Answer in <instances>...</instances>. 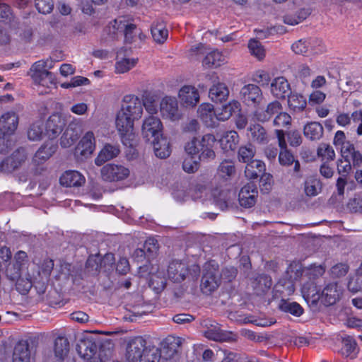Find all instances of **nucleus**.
<instances>
[{
	"instance_id": "1",
	"label": "nucleus",
	"mask_w": 362,
	"mask_h": 362,
	"mask_svg": "<svg viewBox=\"0 0 362 362\" xmlns=\"http://www.w3.org/2000/svg\"><path fill=\"white\" fill-rule=\"evenodd\" d=\"M142 115L143 105L139 97L134 95H125L115 119L116 128L124 146H133L135 139L134 121L141 119Z\"/></svg>"
},
{
	"instance_id": "2",
	"label": "nucleus",
	"mask_w": 362,
	"mask_h": 362,
	"mask_svg": "<svg viewBox=\"0 0 362 362\" xmlns=\"http://www.w3.org/2000/svg\"><path fill=\"white\" fill-rule=\"evenodd\" d=\"M216 141L215 136L211 134L204 135L201 139L194 137L188 141L185 146L187 156L182 163L183 170L187 173H193L198 170L200 160L214 159Z\"/></svg>"
},
{
	"instance_id": "3",
	"label": "nucleus",
	"mask_w": 362,
	"mask_h": 362,
	"mask_svg": "<svg viewBox=\"0 0 362 362\" xmlns=\"http://www.w3.org/2000/svg\"><path fill=\"white\" fill-rule=\"evenodd\" d=\"M29 267L27 253L20 250L14 255L12 262H9L2 270L8 279L16 282V288L21 294L28 293L36 279L35 274L30 272Z\"/></svg>"
},
{
	"instance_id": "4",
	"label": "nucleus",
	"mask_w": 362,
	"mask_h": 362,
	"mask_svg": "<svg viewBox=\"0 0 362 362\" xmlns=\"http://www.w3.org/2000/svg\"><path fill=\"white\" fill-rule=\"evenodd\" d=\"M105 32L112 38L117 37L119 34L124 35V40L128 43L134 41L136 35L140 40L144 37L136 25L124 17H119L110 22L105 28Z\"/></svg>"
},
{
	"instance_id": "5",
	"label": "nucleus",
	"mask_w": 362,
	"mask_h": 362,
	"mask_svg": "<svg viewBox=\"0 0 362 362\" xmlns=\"http://www.w3.org/2000/svg\"><path fill=\"white\" fill-rule=\"evenodd\" d=\"M200 272V268L197 264L189 266L182 261L172 260L167 269V276L169 280L174 283H181L189 276L197 278Z\"/></svg>"
},
{
	"instance_id": "6",
	"label": "nucleus",
	"mask_w": 362,
	"mask_h": 362,
	"mask_svg": "<svg viewBox=\"0 0 362 362\" xmlns=\"http://www.w3.org/2000/svg\"><path fill=\"white\" fill-rule=\"evenodd\" d=\"M221 284V274L218 265L214 261L206 262L204 266L201 281V290L204 293L209 294L214 291Z\"/></svg>"
},
{
	"instance_id": "7",
	"label": "nucleus",
	"mask_w": 362,
	"mask_h": 362,
	"mask_svg": "<svg viewBox=\"0 0 362 362\" xmlns=\"http://www.w3.org/2000/svg\"><path fill=\"white\" fill-rule=\"evenodd\" d=\"M163 126L160 119L154 115L146 117L141 127L143 137L149 141H153L163 136Z\"/></svg>"
},
{
	"instance_id": "8",
	"label": "nucleus",
	"mask_w": 362,
	"mask_h": 362,
	"mask_svg": "<svg viewBox=\"0 0 362 362\" xmlns=\"http://www.w3.org/2000/svg\"><path fill=\"white\" fill-rule=\"evenodd\" d=\"M140 269L146 271H149V286L153 289L156 293L162 291L166 286V276L163 270L160 269L158 264H151L149 268L148 265H144V267H140Z\"/></svg>"
},
{
	"instance_id": "9",
	"label": "nucleus",
	"mask_w": 362,
	"mask_h": 362,
	"mask_svg": "<svg viewBox=\"0 0 362 362\" xmlns=\"http://www.w3.org/2000/svg\"><path fill=\"white\" fill-rule=\"evenodd\" d=\"M148 346L146 340L142 337H135L130 339L126 349V358L129 362H136L140 360Z\"/></svg>"
},
{
	"instance_id": "10",
	"label": "nucleus",
	"mask_w": 362,
	"mask_h": 362,
	"mask_svg": "<svg viewBox=\"0 0 362 362\" xmlns=\"http://www.w3.org/2000/svg\"><path fill=\"white\" fill-rule=\"evenodd\" d=\"M129 175V170L122 165L109 163L101 169V177L107 182H115L127 178Z\"/></svg>"
},
{
	"instance_id": "11",
	"label": "nucleus",
	"mask_w": 362,
	"mask_h": 362,
	"mask_svg": "<svg viewBox=\"0 0 362 362\" xmlns=\"http://www.w3.org/2000/svg\"><path fill=\"white\" fill-rule=\"evenodd\" d=\"M44 60H40L35 62L30 69L29 74L35 83L45 85V80L48 79L51 83L55 82V76L46 69V65H44Z\"/></svg>"
},
{
	"instance_id": "12",
	"label": "nucleus",
	"mask_w": 362,
	"mask_h": 362,
	"mask_svg": "<svg viewBox=\"0 0 362 362\" xmlns=\"http://www.w3.org/2000/svg\"><path fill=\"white\" fill-rule=\"evenodd\" d=\"M160 112L164 119L177 121L181 118L178 103L175 98H163L160 103Z\"/></svg>"
},
{
	"instance_id": "13",
	"label": "nucleus",
	"mask_w": 362,
	"mask_h": 362,
	"mask_svg": "<svg viewBox=\"0 0 362 362\" xmlns=\"http://www.w3.org/2000/svg\"><path fill=\"white\" fill-rule=\"evenodd\" d=\"M242 101L248 106H256L260 104L263 95L259 86L255 84L244 86L240 93Z\"/></svg>"
},
{
	"instance_id": "14",
	"label": "nucleus",
	"mask_w": 362,
	"mask_h": 362,
	"mask_svg": "<svg viewBox=\"0 0 362 362\" xmlns=\"http://www.w3.org/2000/svg\"><path fill=\"white\" fill-rule=\"evenodd\" d=\"M275 133L280 147L279 162L281 165L289 166L293 163L295 159L293 155L287 148L285 133L281 129H276Z\"/></svg>"
},
{
	"instance_id": "15",
	"label": "nucleus",
	"mask_w": 362,
	"mask_h": 362,
	"mask_svg": "<svg viewBox=\"0 0 362 362\" xmlns=\"http://www.w3.org/2000/svg\"><path fill=\"white\" fill-rule=\"evenodd\" d=\"M257 194L258 191L254 184L248 183L245 185L240 189L238 194L240 204L245 208L253 206L256 203Z\"/></svg>"
},
{
	"instance_id": "16",
	"label": "nucleus",
	"mask_w": 362,
	"mask_h": 362,
	"mask_svg": "<svg viewBox=\"0 0 362 362\" xmlns=\"http://www.w3.org/2000/svg\"><path fill=\"white\" fill-rule=\"evenodd\" d=\"M178 98L183 105L194 107L199 101V93L194 86L185 85L180 89Z\"/></svg>"
},
{
	"instance_id": "17",
	"label": "nucleus",
	"mask_w": 362,
	"mask_h": 362,
	"mask_svg": "<svg viewBox=\"0 0 362 362\" xmlns=\"http://www.w3.org/2000/svg\"><path fill=\"white\" fill-rule=\"evenodd\" d=\"M95 137L93 132L88 131L84 134L79 141L76 152L83 157L90 156L95 149Z\"/></svg>"
},
{
	"instance_id": "18",
	"label": "nucleus",
	"mask_w": 362,
	"mask_h": 362,
	"mask_svg": "<svg viewBox=\"0 0 362 362\" xmlns=\"http://www.w3.org/2000/svg\"><path fill=\"white\" fill-rule=\"evenodd\" d=\"M342 293L341 288L337 283H329L321 292L320 301L325 305H332L337 303Z\"/></svg>"
},
{
	"instance_id": "19",
	"label": "nucleus",
	"mask_w": 362,
	"mask_h": 362,
	"mask_svg": "<svg viewBox=\"0 0 362 362\" xmlns=\"http://www.w3.org/2000/svg\"><path fill=\"white\" fill-rule=\"evenodd\" d=\"M18 124V117L13 112H8L0 117V133L4 135H12Z\"/></svg>"
},
{
	"instance_id": "20",
	"label": "nucleus",
	"mask_w": 362,
	"mask_h": 362,
	"mask_svg": "<svg viewBox=\"0 0 362 362\" xmlns=\"http://www.w3.org/2000/svg\"><path fill=\"white\" fill-rule=\"evenodd\" d=\"M271 93L276 98H284L291 93V86L288 80L284 76L274 78L271 83Z\"/></svg>"
},
{
	"instance_id": "21",
	"label": "nucleus",
	"mask_w": 362,
	"mask_h": 362,
	"mask_svg": "<svg viewBox=\"0 0 362 362\" xmlns=\"http://www.w3.org/2000/svg\"><path fill=\"white\" fill-rule=\"evenodd\" d=\"M65 126L64 119L59 114L52 115L46 122V134L50 139L57 137Z\"/></svg>"
},
{
	"instance_id": "22",
	"label": "nucleus",
	"mask_w": 362,
	"mask_h": 362,
	"mask_svg": "<svg viewBox=\"0 0 362 362\" xmlns=\"http://www.w3.org/2000/svg\"><path fill=\"white\" fill-rule=\"evenodd\" d=\"M60 184L66 187H80L85 182V177L77 170H67L64 172L60 177Z\"/></svg>"
},
{
	"instance_id": "23",
	"label": "nucleus",
	"mask_w": 362,
	"mask_h": 362,
	"mask_svg": "<svg viewBox=\"0 0 362 362\" xmlns=\"http://www.w3.org/2000/svg\"><path fill=\"white\" fill-rule=\"evenodd\" d=\"M184 342L185 339L182 337L169 335L162 343L163 351L167 358H171L179 351Z\"/></svg>"
},
{
	"instance_id": "24",
	"label": "nucleus",
	"mask_w": 362,
	"mask_h": 362,
	"mask_svg": "<svg viewBox=\"0 0 362 362\" xmlns=\"http://www.w3.org/2000/svg\"><path fill=\"white\" fill-rule=\"evenodd\" d=\"M78 355L85 361H93L97 352V345L90 339L81 340L76 346Z\"/></svg>"
},
{
	"instance_id": "25",
	"label": "nucleus",
	"mask_w": 362,
	"mask_h": 362,
	"mask_svg": "<svg viewBox=\"0 0 362 362\" xmlns=\"http://www.w3.org/2000/svg\"><path fill=\"white\" fill-rule=\"evenodd\" d=\"M120 150L118 145L107 144L100 150L95 159V163L98 166L102 165L105 162L118 156Z\"/></svg>"
},
{
	"instance_id": "26",
	"label": "nucleus",
	"mask_w": 362,
	"mask_h": 362,
	"mask_svg": "<svg viewBox=\"0 0 362 362\" xmlns=\"http://www.w3.org/2000/svg\"><path fill=\"white\" fill-rule=\"evenodd\" d=\"M240 111V103L238 100H231L228 103L216 108V117L218 121L228 120L233 113Z\"/></svg>"
},
{
	"instance_id": "27",
	"label": "nucleus",
	"mask_w": 362,
	"mask_h": 362,
	"mask_svg": "<svg viewBox=\"0 0 362 362\" xmlns=\"http://www.w3.org/2000/svg\"><path fill=\"white\" fill-rule=\"evenodd\" d=\"M199 117L209 127H213L216 122V109L210 103H202L197 110Z\"/></svg>"
},
{
	"instance_id": "28",
	"label": "nucleus",
	"mask_w": 362,
	"mask_h": 362,
	"mask_svg": "<svg viewBox=\"0 0 362 362\" xmlns=\"http://www.w3.org/2000/svg\"><path fill=\"white\" fill-rule=\"evenodd\" d=\"M282 105L279 101H273L268 104L265 110H257L255 116L260 122H267L274 115H278L282 111Z\"/></svg>"
},
{
	"instance_id": "29",
	"label": "nucleus",
	"mask_w": 362,
	"mask_h": 362,
	"mask_svg": "<svg viewBox=\"0 0 362 362\" xmlns=\"http://www.w3.org/2000/svg\"><path fill=\"white\" fill-rule=\"evenodd\" d=\"M219 142L224 151H233L239 143V135L235 131H228L222 135Z\"/></svg>"
},
{
	"instance_id": "30",
	"label": "nucleus",
	"mask_w": 362,
	"mask_h": 362,
	"mask_svg": "<svg viewBox=\"0 0 362 362\" xmlns=\"http://www.w3.org/2000/svg\"><path fill=\"white\" fill-rule=\"evenodd\" d=\"M209 95L214 102H222L228 98L229 90L224 83L217 82L210 88Z\"/></svg>"
},
{
	"instance_id": "31",
	"label": "nucleus",
	"mask_w": 362,
	"mask_h": 362,
	"mask_svg": "<svg viewBox=\"0 0 362 362\" xmlns=\"http://www.w3.org/2000/svg\"><path fill=\"white\" fill-rule=\"evenodd\" d=\"M226 62V57L219 51L213 50L208 53L202 61L206 68H217Z\"/></svg>"
},
{
	"instance_id": "32",
	"label": "nucleus",
	"mask_w": 362,
	"mask_h": 362,
	"mask_svg": "<svg viewBox=\"0 0 362 362\" xmlns=\"http://www.w3.org/2000/svg\"><path fill=\"white\" fill-rule=\"evenodd\" d=\"M265 170L266 166L264 162L260 160H252L247 163L245 174L248 179L255 180L264 173Z\"/></svg>"
},
{
	"instance_id": "33",
	"label": "nucleus",
	"mask_w": 362,
	"mask_h": 362,
	"mask_svg": "<svg viewBox=\"0 0 362 362\" xmlns=\"http://www.w3.org/2000/svg\"><path fill=\"white\" fill-rule=\"evenodd\" d=\"M153 146L155 155L160 158H166L170 155L171 149L168 139L161 136L151 141Z\"/></svg>"
},
{
	"instance_id": "34",
	"label": "nucleus",
	"mask_w": 362,
	"mask_h": 362,
	"mask_svg": "<svg viewBox=\"0 0 362 362\" xmlns=\"http://www.w3.org/2000/svg\"><path fill=\"white\" fill-rule=\"evenodd\" d=\"M25 154L23 150H18L15 151L12 156L7 158L1 163L2 168H6L8 171L16 170L22 163L25 160Z\"/></svg>"
},
{
	"instance_id": "35",
	"label": "nucleus",
	"mask_w": 362,
	"mask_h": 362,
	"mask_svg": "<svg viewBox=\"0 0 362 362\" xmlns=\"http://www.w3.org/2000/svg\"><path fill=\"white\" fill-rule=\"evenodd\" d=\"M13 362H30V351L27 343L20 342L15 346Z\"/></svg>"
},
{
	"instance_id": "36",
	"label": "nucleus",
	"mask_w": 362,
	"mask_h": 362,
	"mask_svg": "<svg viewBox=\"0 0 362 362\" xmlns=\"http://www.w3.org/2000/svg\"><path fill=\"white\" fill-rule=\"evenodd\" d=\"M151 30L153 40L158 43H163L168 38V31L161 20L153 22Z\"/></svg>"
},
{
	"instance_id": "37",
	"label": "nucleus",
	"mask_w": 362,
	"mask_h": 362,
	"mask_svg": "<svg viewBox=\"0 0 362 362\" xmlns=\"http://www.w3.org/2000/svg\"><path fill=\"white\" fill-rule=\"evenodd\" d=\"M287 96L290 110L293 112H301L305 108L307 101L303 95L291 92Z\"/></svg>"
},
{
	"instance_id": "38",
	"label": "nucleus",
	"mask_w": 362,
	"mask_h": 362,
	"mask_svg": "<svg viewBox=\"0 0 362 362\" xmlns=\"http://www.w3.org/2000/svg\"><path fill=\"white\" fill-rule=\"evenodd\" d=\"M141 104L145 107L146 111L151 115H154L158 112V98L151 93H145L142 95Z\"/></svg>"
},
{
	"instance_id": "39",
	"label": "nucleus",
	"mask_w": 362,
	"mask_h": 362,
	"mask_svg": "<svg viewBox=\"0 0 362 362\" xmlns=\"http://www.w3.org/2000/svg\"><path fill=\"white\" fill-rule=\"evenodd\" d=\"M322 185L315 177H308L304 182V192L308 197L317 196L321 191Z\"/></svg>"
},
{
	"instance_id": "40",
	"label": "nucleus",
	"mask_w": 362,
	"mask_h": 362,
	"mask_svg": "<svg viewBox=\"0 0 362 362\" xmlns=\"http://www.w3.org/2000/svg\"><path fill=\"white\" fill-rule=\"evenodd\" d=\"M304 135L310 140L320 139L323 134V127L319 122H313L304 127Z\"/></svg>"
},
{
	"instance_id": "41",
	"label": "nucleus",
	"mask_w": 362,
	"mask_h": 362,
	"mask_svg": "<svg viewBox=\"0 0 362 362\" xmlns=\"http://www.w3.org/2000/svg\"><path fill=\"white\" fill-rule=\"evenodd\" d=\"M251 139L259 144H264L267 141V134L266 130L260 124H256L249 127Z\"/></svg>"
},
{
	"instance_id": "42",
	"label": "nucleus",
	"mask_w": 362,
	"mask_h": 362,
	"mask_svg": "<svg viewBox=\"0 0 362 362\" xmlns=\"http://www.w3.org/2000/svg\"><path fill=\"white\" fill-rule=\"evenodd\" d=\"M281 310L289 313L295 316L299 317L303 313V308L296 302H290L288 300L282 299L279 305Z\"/></svg>"
},
{
	"instance_id": "43",
	"label": "nucleus",
	"mask_w": 362,
	"mask_h": 362,
	"mask_svg": "<svg viewBox=\"0 0 362 362\" xmlns=\"http://www.w3.org/2000/svg\"><path fill=\"white\" fill-rule=\"evenodd\" d=\"M357 352V344L356 341L351 337L344 338L341 348L342 355L353 358L356 357Z\"/></svg>"
},
{
	"instance_id": "44",
	"label": "nucleus",
	"mask_w": 362,
	"mask_h": 362,
	"mask_svg": "<svg viewBox=\"0 0 362 362\" xmlns=\"http://www.w3.org/2000/svg\"><path fill=\"white\" fill-rule=\"evenodd\" d=\"M160 359V350L155 346H150L146 349L139 362H159Z\"/></svg>"
},
{
	"instance_id": "45",
	"label": "nucleus",
	"mask_w": 362,
	"mask_h": 362,
	"mask_svg": "<svg viewBox=\"0 0 362 362\" xmlns=\"http://www.w3.org/2000/svg\"><path fill=\"white\" fill-rule=\"evenodd\" d=\"M69 341L68 340L62 337H59L54 341V354L55 356L59 359H63L69 352Z\"/></svg>"
},
{
	"instance_id": "46",
	"label": "nucleus",
	"mask_w": 362,
	"mask_h": 362,
	"mask_svg": "<svg viewBox=\"0 0 362 362\" xmlns=\"http://www.w3.org/2000/svg\"><path fill=\"white\" fill-rule=\"evenodd\" d=\"M57 146L52 144H45L35 153L34 159L36 162H42L48 159L56 151Z\"/></svg>"
},
{
	"instance_id": "47",
	"label": "nucleus",
	"mask_w": 362,
	"mask_h": 362,
	"mask_svg": "<svg viewBox=\"0 0 362 362\" xmlns=\"http://www.w3.org/2000/svg\"><path fill=\"white\" fill-rule=\"evenodd\" d=\"M317 153L323 162L333 160L335 158L333 148L327 144H321L317 148Z\"/></svg>"
},
{
	"instance_id": "48",
	"label": "nucleus",
	"mask_w": 362,
	"mask_h": 362,
	"mask_svg": "<svg viewBox=\"0 0 362 362\" xmlns=\"http://www.w3.org/2000/svg\"><path fill=\"white\" fill-rule=\"evenodd\" d=\"M137 61V59L134 58H122L116 62L115 71L118 74L127 72L136 66Z\"/></svg>"
},
{
	"instance_id": "49",
	"label": "nucleus",
	"mask_w": 362,
	"mask_h": 362,
	"mask_svg": "<svg viewBox=\"0 0 362 362\" xmlns=\"http://www.w3.org/2000/svg\"><path fill=\"white\" fill-rule=\"evenodd\" d=\"M43 122L38 120L30 125L28 130V137L30 140L37 141L43 134Z\"/></svg>"
},
{
	"instance_id": "50",
	"label": "nucleus",
	"mask_w": 362,
	"mask_h": 362,
	"mask_svg": "<svg viewBox=\"0 0 362 362\" xmlns=\"http://www.w3.org/2000/svg\"><path fill=\"white\" fill-rule=\"evenodd\" d=\"M255 153V147L251 144H248L245 146H241L239 148L238 159L240 161L243 163H249L250 160L254 157Z\"/></svg>"
},
{
	"instance_id": "51",
	"label": "nucleus",
	"mask_w": 362,
	"mask_h": 362,
	"mask_svg": "<svg viewBox=\"0 0 362 362\" xmlns=\"http://www.w3.org/2000/svg\"><path fill=\"white\" fill-rule=\"evenodd\" d=\"M248 49L250 54L259 60L262 59L265 57V50L258 40L255 39L250 40L248 43Z\"/></svg>"
},
{
	"instance_id": "52",
	"label": "nucleus",
	"mask_w": 362,
	"mask_h": 362,
	"mask_svg": "<svg viewBox=\"0 0 362 362\" xmlns=\"http://www.w3.org/2000/svg\"><path fill=\"white\" fill-rule=\"evenodd\" d=\"M235 169L234 163L232 161L228 160H225L221 163L218 169L219 175L225 179L230 177L235 173Z\"/></svg>"
},
{
	"instance_id": "53",
	"label": "nucleus",
	"mask_w": 362,
	"mask_h": 362,
	"mask_svg": "<svg viewBox=\"0 0 362 362\" xmlns=\"http://www.w3.org/2000/svg\"><path fill=\"white\" fill-rule=\"evenodd\" d=\"M308 57L322 54L325 50V47L321 40L317 38L308 39Z\"/></svg>"
},
{
	"instance_id": "54",
	"label": "nucleus",
	"mask_w": 362,
	"mask_h": 362,
	"mask_svg": "<svg viewBox=\"0 0 362 362\" xmlns=\"http://www.w3.org/2000/svg\"><path fill=\"white\" fill-rule=\"evenodd\" d=\"M325 271L322 265L311 264L303 270L302 275L307 276L309 279H315L322 276Z\"/></svg>"
},
{
	"instance_id": "55",
	"label": "nucleus",
	"mask_w": 362,
	"mask_h": 362,
	"mask_svg": "<svg viewBox=\"0 0 362 362\" xmlns=\"http://www.w3.org/2000/svg\"><path fill=\"white\" fill-rule=\"evenodd\" d=\"M143 250L146 252L147 259L153 257L158 250V244L156 240L149 238L145 241Z\"/></svg>"
},
{
	"instance_id": "56",
	"label": "nucleus",
	"mask_w": 362,
	"mask_h": 362,
	"mask_svg": "<svg viewBox=\"0 0 362 362\" xmlns=\"http://www.w3.org/2000/svg\"><path fill=\"white\" fill-rule=\"evenodd\" d=\"M303 292L304 295L306 296L308 298H310L312 299V301L314 303L320 300L321 293H320L317 291L316 286L313 284L309 285H303Z\"/></svg>"
},
{
	"instance_id": "57",
	"label": "nucleus",
	"mask_w": 362,
	"mask_h": 362,
	"mask_svg": "<svg viewBox=\"0 0 362 362\" xmlns=\"http://www.w3.org/2000/svg\"><path fill=\"white\" fill-rule=\"evenodd\" d=\"M77 136L73 130L67 129L60 139V144L64 148L70 147L76 140Z\"/></svg>"
},
{
	"instance_id": "58",
	"label": "nucleus",
	"mask_w": 362,
	"mask_h": 362,
	"mask_svg": "<svg viewBox=\"0 0 362 362\" xmlns=\"http://www.w3.org/2000/svg\"><path fill=\"white\" fill-rule=\"evenodd\" d=\"M291 47L296 54L308 57V40H299L293 43Z\"/></svg>"
},
{
	"instance_id": "59",
	"label": "nucleus",
	"mask_w": 362,
	"mask_h": 362,
	"mask_svg": "<svg viewBox=\"0 0 362 362\" xmlns=\"http://www.w3.org/2000/svg\"><path fill=\"white\" fill-rule=\"evenodd\" d=\"M291 122V116L284 112L281 111L274 118L273 124L277 127H284L290 125Z\"/></svg>"
},
{
	"instance_id": "60",
	"label": "nucleus",
	"mask_w": 362,
	"mask_h": 362,
	"mask_svg": "<svg viewBox=\"0 0 362 362\" xmlns=\"http://www.w3.org/2000/svg\"><path fill=\"white\" fill-rule=\"evenodd\" d=\"M254 81L262 86H267L269 85L271 78L269 74L264 70H258L255 72L253 76Z\"/></svg>"
},
{
	"instance_id": "61",
	"label": "nucleus",
	"mask_w": 362,
	"mask_h": 362,
	"mask_svg": "<svg viewBox=\"0 0 362 362\" xmlns=\"http://www.w3.org/2000/svg\"><path fill=\"white\" fill-rule=\"evenodd\" d=\"M35 7L40 13L47 14L52 11L54 4L52 0H35Z\"/></svg>"
},
{
	"instance_id": "62",
	"label": "nucleus",
	"mask_w": 362,
	"mask_h": 362,
	"mask_svg": "<svg viewBox=\"0 0 362 362\" xmlns=\"http://www.w3.org/2000/svg\"><path fill=\"white\" fill-rule=\"evenodd\" d=\"M352 170V165L351 161L347 159H340L337 163V171L341 177H345L351 173Z\"/></svg>"
},
{
	"instance_id": "63",
	"label": "nucleus",
	"mask_w": 362,
	"mask_h": 362,
	"mask_svg": "<svg viewBox=\"0 0 362 362\" xmlns=\"http://www.w3.org/2000/svg\"><path fill=\"white\" fill-rule=\"evenodd\" d=\"M351 142V141L346 140V135L343 131L339 130L335 133L333 144L337 148H340V151Z\"/></svg>"
},
{
	"instance_id": "64",
	"label": "nucleus",
	"mask_w": 362,
	"mask_h": 362,
	"mask_svg": "<svg viewBox=\"0 0 362 362\" xmlns=\"http://www.w3.org/2000/svg\"><path fill=\"white\" fill-rule=\"evenodd\" d=\"M347 207L351 212L362 213V197L358 196L350 199Z\"/></svg>"
}]
</instances>
